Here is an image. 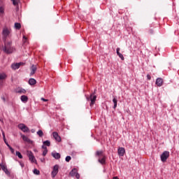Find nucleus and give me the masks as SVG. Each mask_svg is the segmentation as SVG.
Returning <instances> with one entry per match:
<instances>
[{"instance_id": "f257e3e1", "label": "nucleus", "mask_w": 179, "mask_h": 179, "mask_svg": "<svg viewBox=\"0 0 179 179\" xmlns=\"http://www.w3.org/2000/svg\"><path fill=\"white\" fill-rule=\"evenodd\" d=\"M23 141L27 148L31 149V148L34 146V141H31L30 138H29V137H27L26 136H23Z\"/></svg>"}, {"instance_id": "f03ea898", "label": "nucleus", "mask_w": 179, "mask_h": 179, "mask_svg": "<svg viewBox=\"0 0 179 179\" xmlns=\"http://www.w3.org/2000/svg\"><path fill=\"white\" fill-rule=\"evenodd\" d=\"M3 52H5V54H7L8 55H9L15 52V48L7 45L3 48Z\"/></svg>"}, {"instance_id": "7ed1b4c3", "label": "nucleus", "mask_w": 179, "mask_h": 179, "mask_svg": "<svg viewBox=\"0 0 179 179\" xmlns=\"http://www.w3.org/2000/svg\"><path fill=\"white\" fill-rule=\"evenodd\" d=\"M86 99L87 101H91L90 106V107H92V106H94V103H96L97 96L94 95V94H91L90 96H86Z\"/></svg>"}, {"instance_id": "20e7f679", "label": "nucleus", "mask_w": 179, "mask_h": 179, "mask_svg": "<svg viewBox=\"0 0 179 179\" xmlns=\"http://www.w3.org/2000/svg\"><path fill=\"white\" fill-rule=\"evenodd\" d=\"M160 157H161V162H162V163H166V162H167V159H169V157H170V152L164 151L161 155Z\"/></svg>"}, {"instance_id": "39448f33", "label": "nucleus", "mask_w": 179, "mask_h": 179, "mask_svg": "<svg viewBox=\"0 0 179 179\" xmlns=\"http://www.w3.org/2000/svg\"><path fill=\"white\" fill-rule=\"evenodd\" d=\"M59 172V165L55 164L53 166L52 171L51 172L52 178H55V177L57 176V174H58Z\"/></svg>"}, {"instance_id": "423d86ee", "label": "nucleus", "mask_w": 179, "mask_h": 179, "mask_svg": "<svg viewBox=\"0 0 179 179\" xmlns=\"http://www.w3.org/2000/svg\"><path fill=\"white\" fill-rule=\"evenodd\" d=\"M27 155L29 157V159L31 162V163H37V160H36V157L33 154L31 151H27Z\"/></svg>"}, {"instance_id": "0eeeda50", "label": "nucleus", "mask_w": 179, "mask_h": 179, "mask_svg": "<svg viewBox=\"0 0 179 179\" xmlns=\"http://www.w3.org/2000/svg\"><path fill=\"white\" fill-rule=\"evenodd\" d=\"M70 176L71 177H76L77 179L80 178V175L78 173V169L76 168H73L71 171H70Z\"/></svg>"}, {"instance_id": "6e6552de", "label": "nucleus", "mask_w": 179, "mask_h": 179, "mask_svg": "<svg viewBox=\"0 0 179 179\" xmlns=\"http://www.w3.org/2000/svg\"><path fill=\"white\" fill-rule=\"evenodd\" d=\"M21 65H23L22 62L13 63L11 64V69H13V71H16V69H19L20 68Z\"/></svg>"}, {"instance_id": "1a4fd4ad", "label": "nucleus", "mask_w": 179, "mask_h": 179, "mask_svg": "<svg viewBox=\"0 0 179 179\" xmlns=\"http://www.w3.org/2000/svg\"><path fill=\"white\" fill-rule=\"evenodd\" d=\"M10 29H8L7 27L3 28L2 31V34L4 36V37H8L9 34H10Z\"/></svg>"}, {"instance_id": "9d476101", "label": "nucleus", "mask_w": 179, "mask_h": 179, "mask_svg": "<svg viewBox=\"0 0 179 179\" xmlns=\"http://www.w3.org/2000/svg\"><path fill=\"white\" fill-rule=\"evenodd\" d=\"M30 76H33V75H34V73H36L37 71V66L33 64L30 68Z\"/></svg>"}, {"instance_id": "9b49d317", "label": "nucleus", "mask_w": 179, "mask_h": 179, "mask_svg": "<svg viewBox=\"0 0 179 179\" xmlns=\"http://www.w3.org/2000/svg\"><path fill=\"white\" fill-rule=\"evenodd\" d=\"M53 138L57 141V142H61V136L58 134L57 131L52 133Z\"/></svg>"}, {"instance_id": "f8f14e48", "label": "nucleus", "mask_w": 179, "mask_h": 179, "mask_svg": "<svg viewBox=\"0 0 179 179\" xmlns=\"http://www.w3.org/2000/svg\"><path fill=\"white\" fill-rule=\"evenodd\" d=\"M155 85H157V86H159V87H161V86H163V79L161 78H157Z\"/></svg>"}, {"instance_id": "ddd939ff", "label": "nucleus", "mask_w": 179, "mask_h": 179, "mask_svg": "<svg viewBox=\"0 0 179 179\" xmlns=\"http://www.w3.org/2000/svg\"><path fill=\"white\" fill-rule=\"evenodd\" d=\"M117 153L119 155V156H124V155H125V148H119V149L117 150Z\"/></svg>"}, {"instance_id": "4468645a", "label": "nucleus", "mask_w": 179, "mask_h": 179, "mask_svg": "<svg viewBox=\"0 0 179 179\" xmlns=\"http://www.w3.org/2000/svg\"><path fill=\"white\" fill-rule=\"evenodd\" d=\"M52 157H54L57 160H58V159H61V154H59V153H58L55 151L52 152Z\"/></svg>"}, {"instance_id": "2eb2a0df", "label": "nucleus", "mask_w": 179, "mask_h": 179, "mask_svg": "<svg viewBox=\"0 0 179 179\" xmlns=\"http://www.w3.org/2000/svg\"><path fill=\"white\" fill-rule=\"evenodd\" d=\"M121 49L120 48H117V49H116V52H117V55H118V57L122 59V61H124V55H122V54H121L120 52V50Z\"/></svg>"}, {"instance_id": "dca6fc26", "label": "nucleus", "mask_w": 179, "mask_h": 179, "mask_svg": "<svg viewBox=\"0 0 179 179\" xmlns=\"http://www.w3.org/2000/svg\"><path fill=\"white\" fill-rule=\"evenodd\" d=\"M1 169L3 170V171H4V173H6V174H7V175L10 174V172H9V171H8V168L6 167V166L1 165Z\"/></svg>"}, {"instance_id": "f3484780", "label": "nucleus", "mask_w": 179, "mask_h": 179, "mask_svg": "<svg viewBox=\"0 0 179 179\" xmlns=\"http://www.w3.org/2000/svg\"><path fill=\"white\" fill-rule=\"evenodd\" d=\"M36 83H37V81L36 80V79L30 78L29 80V85H30L31 86L36 85Z\"/></svg>"}, {"instance_id": "a211bd4d", "label": "nucleus", "mask_w": 179, "mask_h": 179, "mask_svg": "<svg viewBox=\"0 0 179 179\" xmlns=\"http://www.w3.org/2000/svg\"><path fill=\"white\" fill-rule=\"evenodd\" d=\"M99 163H101V164H105L106 163V156H103L102 158H99L98 159Z\"/></svg>"}, {"instance_id": "6ab92c4d", "label": "nucleus", "mask_w": 179, "mask_h": 179, "mask_svg": "<svg viewBox=\"0 0 179 179\" xmlns=\"http://www.w3.org/2000/svg\"><path fill=\"white\" fill-rule=\"evenodd\" d=\"M14 27L15 29H16V30H20L22 27V24H20V23L19 22H15L14 24Z\"/></svg>"}, {"instance_id": "aec40b11", "label": "nucleus", "mask_w": 179, "mask_h": 179, "mask_svg": "<svg viewBox=\"0 0 179 179\" xmlns=\"http://www.w3.org/2000/svg\"><path fill=\"white\" fill-rule=\"evenodd\" d=\"M15 93L22 94L23 93V89L22 87H18L15 90Z\"/></svg>"}, {"instance_id": "412c9836", "label": "nucleus", "mask_w": 179, "mask_h": 179, "mask_svg": "<svg viewBox=\"0 0 179 179\" xmlns=\"http://www.w3.org/2000/svg\"><path fill=\"white\" fill-rule=\"evenodd\" d=\"M6 79V74L5 73H0V80H3Z\"/></svg>"}, {"instance_id": "4be33fe9", "label": "nucleus", "mask_w": 179, "mask_h": 179, "mask_svg": "<svg viewBox=\"0 0 179 179\" xmlns=\"http://www.w3.org/2000/svg\"><path fill=\"white\" fill-rule=\"evenodd\" d=\"M117 101H118V100H117L116 98H113V103L114 104V106H113V108L114 109L117 108Z\"/></svg>"}, {"instance_id": "5701e85b", "label": "nucleus", "mask_w": 179, "mask_h": 179, "mask_svg": "<svg viewBox=\"0 0 179 179\" xmlns=\"http://www.w3.org/2000/svg\"><path fill=\"white\" fill-rule=\"evenodd\" d=\"M23 132H30V129L26 125H23Z\"/></svg>"}, {"instance_id": "b1692460", "label": "nucleus", "mask_w": 179, "mask_h": 179, "mask_svg": "<svg viewBox=\"0 0 179 179\" xmlns=\"http://www.w3.org/2000/svg\"><path fill=\"white\" fill-rule=\"evenodd\" d=\"M15 155L16 156H17V157H19V159H23V156L22 155L20 152L16 151Z\"/></svg>"}, {"instance_id": "393cba45", "label": "nucleus", "mask_w": 179, "mask_h": 179, "mask_svg": "<svg viewBox=\"0 0 179 179\" xmlns=\"http://www.w3.org/2000/svg\"><path fill=\"white\" fill-rule=\"evenodd\" d=\"M43 145H46V146H51V142H50V141L47 140L43 141Z\"/></svg>"}, {"instance_id": "a878e982", "label": "nucleus", "mask_w": 179, "mask_h": 179, "mask_svg": "<svg viewBox=\"0 0 179 179\" xmlns=\"http://www.w3.org/2000/svg\"><path fill=\"white\" fill-rule=\"evenodd\" d=\"M96 156H101V157H103V156H104L103 155V151L102 150L96 151Z\"/></svg>"}, {"instance_id": "bb28decb", "label": "nucleus", "mask_w": 179, "mask_h": 179, "mask_svg": "<svg viewBox=\"0 0 179 179\" xmlns=\"http://www.w3.org/2000/svg\"><path fill=\"white\" fill-rule=\"evenodd\" d=\"M33 173H34V174H36V176H40V171H38L36 169H34Z\"/></svg>"}, {"instance_id": "cd10ccee", "label": "nucleus", "mask_w": 179, "mask_h": 179, "mask_svg": "<svg viewBox=\"0 0 179 179\" xmlns=\"http://www.w3.org/2000/svg\"><path fill=\"white\" fill-rule=\"evenodd\" d=\"M37 135H38V136H40L41 138V136H43L44 135V134L43 133V131L41 130H39L37 131Z\"/></svg>"}, {"instance_id": "c85d7f7f", "label": "nucleus", "mask_w": 179, "mask_h": 179, "mask_svg": "<svg viewBox=\"0 0 179 179\" xmlns=\"http://www.w3.org/2000/svg\"><path fill=\"white\" fill-rule=\"evenodd\" d=\"M27 100H29V98L27 97V96L24 95L23 96V102L26 103V101H27Z\"/></svg>"}, {"instance_id": "c756f323", "label": "nucleus", "mask_w": 179, "mask_h": 179, "mask_svg": "<svg viewBox=\"0 0 179 179\" xmlns=\"http://www.w3.org/2000/svg\"><path fill=\"white\" fill-rule=\"evenodd\" d=\"M72 158L71 157V156H67V157H66V162H71V159Z\"/></svg>"}, {"instance_id": "7c9ffc66", "label": "nucleus", "mask_w": 179, "mask_h": 179, "mask_svg": "<svg viewBox=\"0 0 179 179\" xmlns=\"http://www.w3.org/2000/svg\"><path fill=\"white\" fill-rule=\"evenodd\" d=\"M47 153H48V150H44L43 152V156H46Z\"/></svg>"}, {"instance_id": "2f4dec72", "label": "nucleus", "mask_w": 179, "mask_h": 179, "mask_svg": "<svg viewBox=\"0 0 179 179\" xmlns=\"http://www.w3.org/2000/svg\"><path fill=\"white\" fill-rule=\"evenodd\" d=\"M13 1V5H14L15 6H16V5H17V0H11Z\"/></svg>"}, {"instance_id": "473e14b6", "label": "nucleus", "mask_w": 179, "mask_h": 179, "mask_svg": "<svg viewBox=\"0 0 179 179\" xmlns=\"http://www.w3.org/2000/svg\"><path fill=\"white\" fill-rule=\"evenodd\" d=\"M18 128L19 129H21V131H23V124H20L18 125Z\"/></svg>"}, {"instance_id": "72a5a7b5", "label": "nucleus", "mask_w": 179, "mask_h": 179, "mask_svg": "<svg viewBox=\"0 0 179 179\" xmlns=\"http://www.w3.org/2000/svg\"><path fill=\"white\" fill-rule=\"evenodd\" d=\"M23 43H27V38L26 36H23Z\"/></svg>"}, {"instance_id": "f704fd0d", "label": "nucleus", "mask_w": 179, "mask_h": 179, "mask_svg": "<svg viewBox=\"0 0 179 179\" xmlns=\"http://www.w3.org/2000/svg\"><path fill=\"white\" fill-rule=\"evenodd\" d=\"M42 149H43L44 150H47V145H42Z\"/></svg>"}, {"instance_id": "c9c22d12", "label": "nucleus", "mask_w": 179, "mask_h": 179, "mask_svg": "<svg viewBox=\"0 0 179 179\" xmlns=\"http://www.w3.org/2000/svg\"><path fill=\"white\" fill-rule=\"evenodd\" d=\"M10 150L13 155H15V150L13 148H11Z\"/></svg>"}, {"instance_id": "e433bc0d", "label": "nucleus", "mask_w": 179, "mask_h": 179, "mask_svg": "<svg viewBox=\"0 0 179 179\" xmlns=\"http://www.w3.org/2000/svg\"><path fill=\"white\" fill-rule=\"evenodd\" d=\"M147 79H148V80H150V79H152V77L150 76V75L149 74L147 75Z\"/></svg>"}, {"instance_id": "4c0bfd02", "label": "nucleus", "mask_w": 179, "mask_h": 179, "mask_svg": "<svg viewBox=\"0 0 179 179\" xmlns=\"http://www.w3.org/2000/svg\"><path fill=\"white\" fill-rule=\"evenodd\" d=\"M41 100H42V101H48V99L44 98H41Z\"/></svg>"}, {"instance_id": "58836bf2", "label": "nucleus", "mask_w": 179, "mask_h": 179, "mask_svg": "<svg viewBox=\"0 0 179 179\" xmlns=\"http://www.w3.org/2000/svg\"><path fill=\"white\" fill-rule=\"evenodd\" d=\"M0 13H3V8L2 7L0 8Z\"/></svg>"}, {"instance_id": "ea45409f", "label": "nucleus", "mask_w": 179, "mask_h": 179, "mask_svg": "<svg viewBox=\"0 0 179 179\" xmlns=\"http://www.w3.org/2000/svg\"><path fill=\"white\" fill-rule=\"evenodd\" d=\"M31 132L32 134H34V132H36V129H32L31 130Z\"/></svg>"}, {"instance_id": "a19ab883", "label": "nucleus", "mask_w": 179, "mask_h": 179, "mask_svg": "<svg viewBox=\"0 0 179 179\" xmlns=\"http://www.w3.org/2000/svg\"><path fill=\"white\" fill-rule=\"evenodd\" d=\"M41 162L42 163H44V162H45V159H44V158L41 159Z\"/></svg>"}, {"instance_id": "79ce46f5", "label": "nucleus", "mask_w": 179, "mask_h": 179, "mask_svg": "<svg viewBox=\"0 0 179 179\" xmlns=\"http://www.w3.org/2000/svg\"><path fill=\"white\" fill-rule=\"evenodd\" d=\"M150 34H153V30L150 29Z\"/></svg>"}, {"instance_id": "37998d69", "label": "nucleus", "mask_w": 179, "mask_h": 179, "mask_svg": "<svg viewBox=\"0 0 179 179\" xmlns=\"http://www.w3.org/2000/svg\"><path fill=\"white\" fill-rule=\"evenodd\" d=\"M20 100H21V101H23V95H22V96H21V97H20Z\"/></svg>"}, {"instance_id": "c03bdc74", "label": "nucleus", "mask_w": 179, "mask_h": 179, "mask_svg": "<svg viewBox=\"0 0 179 179\" xmlns=\"http://www.w3.org/2000/svg\"><path fill=\"white\" fill-rule=\"evenodd\" d=\"M3 138L4 141H5V134L4 133H3Z\"/></svg>"}, {"instance_id": "a18cd8bd", "label": "nucleus", "mask_w": 179, "mask_h": 179, "mask_svg": "<svg viewBox=\"0 0 179 179\" xmlns=\"http://www.w3.org/2000/svg\"><path fill=\"white\" fill-rule=\"evenodd\" d=\"M1 99H2V100L4 101H6L5 97H1Z\"/></svg>"}, {"instance_id": "49530a36", "label": "nucleus", "mask_w": 179, "mask_h": 179, "mask_svg": "<svg viewBox=\"0 0 179 179\" xmlns=\"http://www.w3.org/2000/svg\"><path fill=\"white\" fill-rule=\"evenodd\" d=\"M113 179H119V178H118V177L115 176V177L113 178Z\"/></svg>"}, {"instance_id": "de8ad7c7", "label": "nucleus", "mask_w": 179, "mask_h": 179, "mask_svg": "<svg viewBox=\"0 0 179 179\" xmlns=\"http://www.w3.org/2000/svg\"><path fill=\"white\" fill-rule=\"evenodd\" d=\"M8 148L10 150V148H12V147L10 145H8Z\"/></svg>"}, {"instance_id": "09e8293b", "label": "nucleus", "mask_w": 179, "mask_h": 179, "mask_svg": "<svg viewBox=\"0 0 179 179\" xmlns=\"http://www.w3.org/2000/svg\"><path fill=\"white\" fill-rule=\"evenodd\" d=\"M20 164L21 167H23V164L20 163Z\"/></svg>"}, {"instance_id": "8fccbe9b", "label": "nucleus", "mask_w": 179, "mask_h": 179, "mask_svg": "<svg viewBox=\"0 0 179 179\" xmlns=\"http://www.w3.org/2000/svg\"><path fill=\"white\" fill-rule=\"evenodd\" d=\"M6 145H7V146L8 147L10 145L6 142Z\"/></svg>"}, {"instance_id": "3c124183", "label": "nucleus", "mask_w": 179, "mask_h": 179, "mask_svg": "<svg viewBox=\"0 0 179 179\" xmlns=\"http://www.w3.org/2000/svg\"><path fill=\"white\" fill-rule=\"evenodd\" d=\"M34 152H37V150L36 149L34 150Z\"/></svg>"}, {"instance_id": "603ef678", "label": "nucleus", "mask_w": 179, "mask_h": 179, "mask_svg": "<svg viewBox=\"0 0 179 179\" xmlns=\"http://www.w3.org/2000/svg\"><path fill=\"white\" fill-rule=\"evenodd\" d=\"M21 136H22V138H23V135L22 134H21Z\"/></svg>"}, {"instance_id": "864d4df0", "label": "nucleus", "mask_w": 179, "mask_h": 179, "mask_svg": "<svg viewBox=\"0 0 179 179\" xmlns=\"http://www.w3.org/2000/svg\"><path fill=\"white\" fill-rule=\"evenodd\" d=\"M24 90V92H26V90Z\"/></svg>"}, {"instance_id": "5fc2aeb1", "label": "nucleus", "mask_w": 179, "mask_h": 179, "mask_svg": "<svg viewBox=\"0 0 179 179\" xmlns=\"http://www.w3.org/2000/svg\"><path fill=\"white\" fill-rule=\"evenodd\" d=\"M0 170H1V165H0Z\"/></svg>"}]
</instances>
